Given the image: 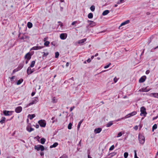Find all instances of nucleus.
Here are the masks:
<instances>
[{"label":"nucleus","mask_w":158,"mask_h":158,"mask_svg":"<svg viewBox=\"0 0 158 158\" xmlns=\"http://www.w3.org/2000/svg\"><path fill=\"white\" fill-rule=\"evenodd\" d=\"M139 140L140 143L143 144L145 141V138L142 134H139Z\"/></svg>","instance_id":"nucleus-1"},{"label":"nucleus","mask_w":158,"mask_h":158,"mask_svg":"<svg viewBox=\"0 0 158 158\" xmlns=\"http://www.w3.org/2000/svg\"><path fill=\"white\" fill-rule=\"evenodd\" d=\"M34 148L35 149H36L37 151L40 150L41 151H43L44 149V146L40 145H35Z\"/></svg>","instance_id":"nucleus-2"},{"label":"nucleus","mask_w":158,"mask_h":158,"mask_svg":"<svg viewBox=\"0 0 158 158\" xmlns=\"http://www.w3.org/2000/svg\"><path fill=\"white\" fill-rule=\"evenodd\" d=\"M38 123L40 126L42 127H45L46 125V122L44 120H41L39 121Z\"/></svg>","instance_id":"nucleus-3"},{"label":"nucleus","mask_w":158,"mask_h":158,"mask_svg":"<svg viewBox=\"0 0 158 158\" xmlns=\"http://www.w3.org/2000/svg\"><path fill=\"white\" fill-rule=\"evenodd\" d=\"M140 111L141 112V113H140L141 115H142V114H143L144 116H146L147 113L146 111V109L143 106L141 108Z\"/></svg>","instance_id":"nucleus-4"},{"label":"nucleus","mask_w":158,"mask_h":158,"mask_svg":"<svg viewBox=\"0 0 158 158\" xmlns=\"http://www.w3.org/2000/svg\"><path fill=\"white\" fill-rule=\"evenodd\" d=\"M137 114V112L136 111H133L131 113L128 114L125 117V118H129L131 116H133L134 115H135Z\"/></svg>","instance_id":"nucleus-5"},{"label":"nucleus","mask_w":158,"mask_h":158,"mask_svg":"<svg viewBox=\"0 0 158 158\" xmlns=\"http://www.w3.org/2000/svg\"><path fill=\"white\" fill-rule=\"evenodd\" d=\"M67 37V34L66 33H62L60 35V37L61 39L64 40Z\"/></svg>","instance_id":"nucleus-6"},{"label":"nucleus","mask_w":158,"mask_h":158,"mask_svg":"<svg viewBox=\"0 0 158 158\" xmlns=\"http://www.w3.org/2000/svg\"><path fill=\"white\" fill-rule=\"evenodd\" d=\"M22 107L20 106H19L16 108L15 109V111L17 113H19L22 111Z\"/></svg>","instance_id":"nucleus-7"},{"label":"nucleus","mask_w":158,"mask_h":158,"mask_svg":"<svg viewBox=\"0 0 158 158\" xmlns=\"http://www.w3.org/2000/svg\"><path fill=\"white\" fill-rule=\"evenodd\" d=\"M25 59H27L28 60H29L31 58V55L30 52H28L25 55Z\"/></svg>","instance_id":"nucleus-8"},{"label":"nucleus","mask_w":158,"mask_h":158,"mask_svg":"<svg viewBox=\"0 0 158 158\" xmlns=\"http://www.w3.org/2000/svg\"><path fill=\"white\" fill-rule=\"evenodd\" d=\"M34 72L33 69H31L30 67H28L27 70V73L28 75Z\"/></svg>","instance_id":"nucleus-9"},{"label":"nucleus","mask_w":158,"mask_h":158,"mask_svg":"<svg viewBox=\"0 0 158 158\" xmlns=\"http://www.w3.org/2000/svg\"><path fill=\"white\" fill-rule=\"evenodd\" d=\"M102 130V129L101 128H96L94 130V132L95 134H97L99 133Z\"/></svg>","instance_id":"nucleus-10"},{"label":"nucleus","mask_w":158,"mask_h":158,"mask_svg":"<svg viewBox=\"0 0 158 158\" xmlns=\"http://www.w3.org/2000/svg\"><path fill=\"white\" fill-rule=\"evenodd\" d=\"M88 22H90V23H89V25H90L91 27H93L96 25L95 23L94 22V21L88 20Z\"/></svg>","instance_id":"nucleus-11"},{"label":"nucleus","mask_w":158,"mask_h":158,"mask_svg":"<svg viewBox=\"0 0 158 158\" xmlns=\"http://www.w3.org/2000/svg\"><path fill=\"white\" fill-rule=\"evenodd\" d=\"M130 22V21L129 20H127L126 21H125L122 23L120 25V26L119 27V28L120 27H121L122 26H123V25H125L126 24H127L128 23Z\"/></svg>","instance_id":"nucleus-12"},{"label":"nucleus","mask_w":158,"mask_h":158,"mask_svg":"<svg viewBox=\"0 0 158 158\" xmlns=\"http://www.w3.org/2000/svg\"><path fill=\"white\" fill-rule=\"evenodd\" d=\"M42 47L41 46H35L33 47L32 49L33 50H36L42 48Z\"/></svg>","instance_id":"nucleus-13"},{"label":"nucleus","mask_w":158,"mask_h":158,"mask_svg":"<svg viewBox=\"0 0 158 158\" xmlns=\"http://www.w3.org/2000/svg\"><path fill=\"white\" fill-rule=\"evenodd\" d=\"M86 40V39L85 38L83 39L82 40H79L78 41V43L79 44H82Z\"/></svg>","instance_id":"nucleus-14"},{"label":"nucleus","mask_w":158,"mask_h":158,"mask_svg":"<svg viewBox=\"0 0 158 158\" xmlns=\"http://www.w3.org/2000/svg\"><path fill=\"white\" fill-rule=\"evenodd\" d=\"M26 130L29 132H31V131H34V129L33 128L31 127L29 128V126H28L26 127Z\"/></svg>","instance_id":"nucleus-15"},{"label":"nucleus","mask_w":158,"mask_h":158,"mask_svg":"<svg viewBox=\"0 0 158 158\" xmlns=\"http://www.w3.org/2000/svg\"><path fill=\"white\" fill-rule=\"evenodd\" d=\"M109 12V11L108 10H106L104 11L102 13V15L103 16L107 15Z\"/></svg>","instance_id":"nucleus-16"},{"label":"nucleus","mask_w":158,"mask_h":158,"mask_svg":"<svg viewBox=\"0 0 158 158\" xmlns=\"http://www.w3.org/2000/svg\"><path fill=\"white\" fill-rule=\"evenodd\" d=\"M145 80V77H142L140 78L139 80V82L142 83Z\"/></svg>","instance_id":"nucleus-17"},{"label":"nucleus","mask_w":158,"mask_h":158,"mask_svg":"<svg viewBox=\"0 0 158 158\" xmlns=\"http://www.w3.org/2000/svg\"><path fill=\"white\" fill-rule=\"evenodd\" d=\"M58 145V143L57 142L55 143L52 145L50 146V148H55Z\"/></svg>","instance_id":"nucleus-18"},{"label":"nucleus","mask_w":158,"mask_h":158,"mask_svg":"<svg viewBox=\"0 0 158 158\" xmlns=\"http://www.w3.org/2000/svg\"><path fill=\"white\" fill-rule=\"evenodd\" d=\"M10 112L8 111L7 110H4L3 111V114L5 115L6 116H8L10 115V114H9V113H10Z\"/></svg>","instance_id":"nucleus-19"},{"label":"nucleus","mask_w":158,"mask_h":158,"mask_svg":"<svg viewBox=\"0 0 158 158\" xmlns=\"http://www.w3.org/2000/svg\"><path fill=\"white\" fill-rule=\"evenodd\" d=\"M35 114H29L28 115V117H29V118L30 119H32L34 118L35 117Z\"/></svg>","instance_id":"nucleus-20"},{"label":"nucleus","mask_w":158,"mask_h":158,"mask_svg":"<svg viewBox=\"0 0 158 158\" xmlns=\"http://www.w3.org/2000/svg\"><path fill=\"white\" fill-rule=\"evenodd\" d=\"M38 102V100H35V101H32L29 104V105H28V106H31V105H32L34 104H35V103L36 102Z\"/></svg>","instance_id":"nucleus-21"},{"label":"nucleus","mask_w":158,"mask_h":158,"mask_svg":"<svg viewBox=\"0 0 158 158\" xmlns=\"http://www.w3.org/2000/svg\"><path fill=\"white\" fill-rule=\"evenodd\" d=\"M150 90V89H147V88H143L142 89V91L143 92H147L149 91Z\"/></svg>","instance_id":"nucleus-22"},{"label":"nucleus","mask_w":158,"mask_h":158,"mask_svg":"<svg viewBox=\"0 0 158 158\" xmlns=\"http://www.w3.org/2000/svg\"><path fill=\"white\" fill-rule=\"evenodd\" d=\"M46 141V139L44 138H42L40 139V143L42 144H44V143Z\"/></svg>","instance_id":"nucleus-23"},{"label":"nucleus","mask_w":158,"mask_h":158,"mask_svg":"<svg viewBox=\"0 0 158 158\" xmlns=\"http://www.w3.org/2000/svg\"><path fill=\"white\" fill-rule=\"evenodd\" d=\"M23 67V65L22 64H20L18 66V68H17V69L18 70H20Z\"/></svg>","instance_id":"nucleus-24"},{"label":"nucleus","mask_w":158,"mask_h":158,"mask_svg":"<svg viewBox=\"0 0 158 158\" xmlns=\"http://www.w3.org/2000/svg\"><path fill=\"white\" fill-rule=\"evenodd\" d=\"M23 81V79H19V80L17 83V85H20V84Z\"/></svg>","instance_id":"nucleus-25"},{"label":"nucleus","mask_w":158,"mask_h":158,"mask_svg":"<svg viewBox=\"0 0 158 158\" xmlns=\"http://www.w3.org/2000/svg\"><path fill=\"white\" fill-rule=\"evenodd\" d=\"M27 25L28 27L29 28H31L32 27V24L30 22H28L27 23Z\"/></svg>","instance_id":"nucleus-26"},{"label":"nucleus","mask_w":158,"mask_h":158,"mask_svg":"<svg viewBox=\"0 0 158 158\" xmlns=\"http://www.w3.org/2000/svg\"><path fill=\"white\" fill-rule=\"evenodd\" d=\"M112 122H110L106 124V127H109L111 126L113 124Z\"/></svg>","instance_id":"nucleus-27"},{"label":"nucleus","mask_w":158,"mask_h":158,"mask_svg":"<svg viewBox=\"0 0 158 158\" xmlns=\"http://www.w3.org/2000/svg\"><path fill=\"white\" fill-rule=\"evenodd\" d=\"M88 17L89 19H91L93 17V14L92 13H89L88 15Z\"/></svg>","instance_id":"nucleus-28"},{"label":"nucleus","mask_w":158,"mask_h":158,"mask_svg":"<svg viewBox=\"0 0 158 158\" xmlns=\"http://www.w3.org/2000/svg\"><path fill=\"white\" fill-rule=\"evenodd\" d=\"M52 102L53 103H56L57 102V99H56L55 97H53L52 99Z\"/></svg>","instance_id":"nucleus-29"},{"label":"nucleus","mask_w":158,"mask_h":158,"mask_svg":"<svg viewBox=\"0 0 158 158\" xmlns=\"http://www.w3.org/2000/svg\"><path fill=\"white\" fill-rule=\"evenodd\" d=\"M35 61H33L31 62V64L30 65V67H33L34 65H35Z\"/></svg>","instance_id":"nucleus-30"},{"label":"nucleus","mask_w":158,"mask_h":158,"mask_svg":"<svg viewBox=\"0 0 158 158\" xmlns=\"http://www.w3.org/2000/svg\"><path fill=\"white\" fill-rule=\"evenodd\" d=\"M90 9L92 11H94L95 9V7L94 6L92 5L90 7Z\"/></svg>","instance_id":"nucleus-31"},{"label":"nucleus","mask_w":158,"mask_h":158,"mask_svg":"<svg viewBox=\"0 0 158 158\" xmlns=\"http://www.w3.org/2000/svg\"><path fill=\"white\" fill-rule=\"evenodd\" d=\"M152 94L154 97L158 98V93H152Z\"/></svg>","instance_id":"nucleus-32"},{"label":"nucleus","mask_w":158,"mask_h":158,"mask_svg":"<svg viewBox=\"0 0 158 158\" xmlns=\"http://www.w3.org/2000/svg\"><path fill=\"white\" fill-rule=\"evenodd\" d=\"M6 118L4 117H3L2 118V120L0 121V122L1 123H4L5 121V120Z\"/></svg>","instance_id":"nucleus-33"},{"label":"nucleus","mask_w":158,"mask_h":158,"mask_svg":"<svg viewBox=\"0 0 158 158\" xmlns=\"http://www.w3.org/2000/svg\"><path fill=\"white\" fill-rule=\"evenodd\" d=\"M82 121H83V120H81L78 123V125L77 126V128L78 129H79V128L81 126V125Z\"/></svg>","instance_id":"nucleus-34"},{"label":"nucleus","mask_w":158,"mask_h":158,"mask_svg":"<svg viewBox=\"0 0 158 158\" xmlns=\"http://www.w3.org/2000/svg\"><path fill=\"white\" fill-rule=\"evenodd\" d=\"M50 43V42L48 41H46L44 43V45L45 46H48L49 44Z\"/></svg>","instance_id":"nucleus-35"},{"label":"nucleus","mask_w":158,"mask_h":158,"mask_svg":"<svg viewBox=\"0 0 158 158\" xmlns=\"http://www.w3.org/2000/svg\"><path fill=\"white\" fill-rule=\"evenodd\" d=\"M72 124L71 123H69L68 126V129H71L72 128Z\"/></svg>","instance_id":"nucleus-36"},{"label":"nucleus","mask_w":158,"mask_h":158,"mask_svg":"<svg viewBox=\"0 0 158 158\" xmlns=\"http://www.w3.org/2000/svg\"><path fill=\"white\" fill-rule=\"evenodd\" d=\"M128 155V152H125L124 153V156L125 158H127Z\"/></svg>","instance_id":"nucleus-37"},{"label":"nucleus","mask_w":158,"mask_h":158,"mask_svg":"<svg viewBox=\"0 0 158 158\" xmlns=\"http://www.w3.org/2000/svg\"><path fill=\"white\" fill-rule=\"evenodd\" d=\"M60 158H68V157L66 155L63 154L62 156L60 157Z\"/></svg>","instance_id":"nucleus-38"},{"label":"nucleus","mask_w":158,"mask_h":158,"mask_svg":"<svg viewBox=\"0 0 158 158\" xmlns=\"http://www.w3.org/2000/svg\"><path fill=\"white\" fill-rule=\"evenodd\" d=\"M55 58H58V57L59 56V54L58 52H55Z\"/></svg>","instance_id":"nucleus-39"},{"label":"nucleus","mask_w":158,"mask_h":158,"mask_svg":"<svg viewBox=\"0 0 158 158\" xmlns=\"http://www.w3.org/2000/svg\"><path fill=\"white\" fill-rule=\"evenodd\" d=\"M157 128V125L156 124H155L152 127V130L156 129Z\"/></svg>","instance_id":"nucleus-40"},{"label":"nucleus","mask_w":158,"mask_h":158,"mask_svg":"<svg viewBox=\"0 0 158 158\" xmlns=\"http://www.w3.org/2000/svg\"><path fill=\"white\" fill-rule=\"evenodd\" d=\"M122 132H120L118 133L117 135V137H119L122 136Z\"/></svg>","instance_id":"nucleus-41"},{"label":"nucleus","mask_w":158,"mask_h":158,"mask_svg":"<svg viewBox=\"0 0 158 158\" xmlns=\"http://www.w3.org/2000/svg\"><path fill=\"white\" fill-rule=\"evenodd\" d=\"M110 64H111V63H110L109 64H108L107 65L105 66L104 67V69H106V68H108L109 67V66H110Z\"/></svg>","instance_id":"nucleus-42"},{"label":"nucleus","mask_w":158,"mask_h":158,"mask_svg":"<svg viewBox=\"0 0 158 158\" xmlns=\"http://www.w3.org/2000/svg\"><path fill=\"white\" fill-rule=\"evenodd\" d=\"M114 148V145H112L110 148L109 150H113Z\"/></svg>","instance_id":"nucleus-43"},{"label":"nucleus","mask_w":158,"mask_h":158,"mask_svg":"<svg viewBox=\"0 0 158 158\" xmlns=\"http://www.w3.org/2000/svg\"><path fill=\"white\" fill-rule=\"evenodd\" d=\"M135 158H138L137 156L136 151L135 150Z\"/></svg>","instance_id":"nucleus-44"},{"label":"nucleus","mask_w":158,"mask_h":158,"mask_svg":"<svg viewBox=\"0 0 158 158\" xmlns=\"http://www.w3.org/2000/svg\"><path fill=\"white\" fill-rule=\"evenodd\" d=\"M48 53H45V52H44L43 56H47L48 55Z\"/></svg>","instance_id":"nucleus-45"},{"label":"nucleus","mask_w":158,"mask_h":158,"mask_svg":"<svg viewBox=\"0 0 158 158\" xmlns=\"http://www.w3.org/2000/svg\"><path fill=\"white\" fill-rule=\"evenodd\" d=\"M134 128L135 130H137L138 129V126H135L134 127Z\"/></svg>","instance_id":"nucleus-46"},{"label":"nucleus","mask_w":158,"mask_h":158,"mask_svg":"<svg viewBox=\"0 0 158 158\" xmlns=\"http://www.w3.org/2000/svg\"><path fill=\"white\" fill-rule=\"evenodd\" d=\"M18 71V70L17 69H15L13 70V73H15V72H16Z\"/></svg>","instance_id":"nucleus-47"},{"label":"nucleus","mask_w":158,"mask_h":158,"mask_svg":"<svg viewBox=\"0 0 158 158\" xmlns=\"http://www.w3.org/2000/svg\"><path fill=\"white\" fill-rule=\"evenodd\" d=\"M77 23V21H74L72 23V25H74L76 23Z\"/></svg>","instance_id":"nucleus-48"},{"label":"nucleus","mask_w":158,"mask_h":158,"mask_svg":"<svg viewBox=\"0 0 158 158\" xmlns=\"http://www.w3.org/2000/svg\"><path fill=\"white\" fill-rule=\"evenodd\" d=\"M74 108L75 107L74 106L71 107L70 109V111H72L74 109Z\"/></svg>","instance_id":"nucleus-49"},{"label":"nucleus","mask_w":158,"mask_h":158,"mask_svg":"<svg viewBox=\"0 0 158 158\" xmlns=\"http://www.w3.org/2000/svg\"><path fill=\"white\" fill-rule=\"evenodd\" d=\"M114 81L115 83H116L117 81V79L116 78V77L114 78Z\"/></svg>","instance_id":"nucleus-50"},{"label":"nucleus","mask_w":158,"mask_h":158,"mask_svg":"<svg viewBox=\"0 0 158 158\" xmlns=\"http://www.w3.org/2000/svg\"><path fill=\"white\" fill-rule=\"evenodd\" d=\"M15 76H13L11 77H10V80L11 81H12V80L14 79L15 78Z\"/></svg>","instance_id":"nucleus-51"},{"label":"nucleus","mask_w":158,"mask_h":158,"mask_svg":"<svg viewBox=\"0 0 158 158\" xmlns=\"http://www.w3.org/2000/svg\"><path fill=\"white\" fill-rule=\"evenodd\" d=\"M91 60H90V59L89 58L87 60V62L88 63H89L91 62Z\"/></svg>","instance_id":"nucleus-52"},{"label":"nucleus","mask_w":158,"mask_h":158,"mask_svg":"<svg viewBox=\"0 0 158 158\" xmlns=\"http://www.w3.org/2000/svg\"><path fill=\"white\" fill-rule=\"evenodd\" d=\"M150 72V71L149 70H147L146 71V74H148Z\"/></svg>","instance_id":"nucleus-53"},{"label":"nucleus","mask_w":158,"mask_h":158,"mask_svg":"<svg viewBox=\"0 0 158 158\" xmlns=\"http://www.w3.org/2000/svg\"><path fill=\"white\" fill-rule=\"evenodd\" d=\"M35 127L36 128H38L39 127V125L38 124H36L35 125Z\"/></svg>","instance_id":"nucleus-54"},{"label":"nucleus","mask_w":158,"mask_h":158,"mask_svg":"<svg viewBox=\"0 0 158 158\" xmlns=\"http://www.w3.org/2000/svg\"><path fill=\"white\" fill-rule=\"evenodd\" d=\"M69 62H67L66 64V67H67L69 66Z\"/></svg>","instance_id":"nucleus-55"},{"label":"nucleus","mask_w":158,"mask_h":158,"mask_svg":"<svg viewBox=\"0 0 158 158\" xmlns=\"http://www.w3.org/2000/svg\"><path fill=\"white\" fill-rule=\"evenodd\" d=\"M35 94V93L34 92H32L31 93V95L32 96H33Z\"/></svg>","instance_id":"nucleus-56"},{"label":"nucleus","mask_w":158,"mask_h":158,"mask_svg":"<svg viewBox=\"0 0 158 158\" xmlns=\"http://www.w3.org/2000/svg\"><path fill=\"white\" fill-rule=\"evenodd\" d=\"M63 8L62 7H60V10L61 11H62L63 10Z\"/></svg>","instance_id":"nucleus-57"},{"label":"nucleus","mask_w":158,"mask_h":158,"mask_svg":"<svg viewBox=\"0 0 158 158\" xmlns=\"http://www.w3.org/2000/svg\"><path fill=\"white\" fill-rule=\"evenodd\" d=\"M51 44L53 45L54 46H55V44L54 42H52L51 43Z\"/></svg>","instance_id":"nucleus-58"},{"label":"nucleus","mask_w":158,"mask_h":158,"mask_svg":"<svg viewBox=\"0 0 158 158\" xmlns=\"http://www.w3.org/2000/svg\"><path fill=\"white\" fill-rule=\"evenodd\" d=\"M40 155H41V156H42L44 155V152H41L40 153Z\"/></svg>","instance_id":"nucleus-59"},{"label":"nucleus","mask_w":158,"mask_h":158,"mask_svg":"<svg viewBox=\"0 0 158 158\" xmlns=\"http://www.w3.org/2000/svg\"><path fill=\"white\" fill-rule=\"evenodd\" d=\"M124 0H120V2H121V3H123L124 2Z\"/></svg>","instance_id":"nucleus-60"},{"label":"nucleus","mask_w":158,"mask_h":158,"mask_svg":"<svg viewBox=\"0 0 158 158\" xmlns=\"http://www.w3.org/2000/svg\"><path fill=\"white\" fill-rule=\"evenodd\" d=\"M24 37L25 39V38H28V39H29V37L28 36H26V35H25Z\"/></svg>","instance_id":"nucleus-61"},{"label":"nucleus","mask_w":158,"mask_h":158,"mask_svg":"<svg viewBox=\"0 0 158 158\" xmlns=\"http://www.w3.org/2000/svg\"><path fill=\"white\" fill-rule=\"evenodd\" d=\"M47 38H45L44 40V41H45V42L46 41V40H47Z\"/></svg>","instance_id":"nucleus-62"},{"label":"nucleus","mask_w":158,"mask_h":158,"mask_svg":"<svg viewBox=\"0 0 158 158\" xmlns=\"http://www.w3.org/2000/svg\"><path fill=\"white\" fill-rule=\"evenodd\" d=\"M121 3V2H120V1H119L118 2H117V4H120Z\"/></svg>","instance_id":"nucleus-63"},{"label":"nucleus","mask_w":158,"mask_h":158,"mask_svg":"<svg viewBox=\"0 0 158 158\" xmlns=\"http://www.w3.org/2000/svg\"><path fill=\"white\" fill-rule=\"evenodd\" d=\"M21 39L24 40L25 39L24 36H23L21 37L20 38Z\"/></svg>","instance_id":"nucleus-64"}]
</instances>
